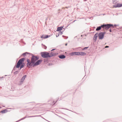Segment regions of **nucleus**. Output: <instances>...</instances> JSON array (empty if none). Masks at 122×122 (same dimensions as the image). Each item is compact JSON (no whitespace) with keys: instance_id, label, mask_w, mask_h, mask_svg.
<instances>
[{"instance_id":"nucleus-1","label":"nucleus","mask_w":122,"mask_h":122,"mask_svg":"<svg viewBox=\"0 0 122 122\" xmlns=\"http://www.w3.org/2000/svg\"><path fill=\"white\" fill-rule=\"evenodd\" d=\"M28 54H30V55L31 56L30 60V59H28L27 60V66L28 68H30L31 67H33L35 66L40 64L42 61V59L38 60L39 57L38 56L34 55L33 54L26 52L22 54V55L25 57V55Z\"/></svg>"},{"instance_id":"nucleus-2","label":"nucleus","mask_w":122,"mask_h":122,"mask_svg":"<svg viewBox=\"0 0 122 122\" xmlns=\"http://www.w3.org/2000/svg\"><path fill=\"white\" fill-rule=\"evenodd\" d=\"M113 25L111 24H103L100 26L97 27L96 30L97 31L100 30L101 28H103V29H105L107 30L110 28L113 27Z\"/></svg>"},{"instance_id":"nucleus-3","label":"nucleus","mask_w":122,"mask_h":122,"mask_svg":"<svg viewBox=\"0 0 122 122\" xmlns=\"http://www.w3.org/2000/svg\"><path fill=\"white\" fill-rule=\"evenodd\" d=\"M41 56L43 58H47L49 57V53L46 52L44 51L41 52Z\"/></svg>"},{"instance_id":"nucleus-4","label":"nucleus","mask_w":122,"mask_h":122,"mask_svg":"<svg viewBox=\"0 0 122 122\" xmlns=\"http://www.w3.org/2000/svg\"><path fill=\"white\" fill-rule=\"evenodd\" d=\"M25 59V58H22L20 59L17 63L16 66V68H19L20 65L22 64L24 62Z\"/></svg>"},{"instance_id":"nucleus-5","label":"nucleus","mask_w":122,"mask_h":122,"mask_svg":"<svg viewBox=\"0 0 122 122\" xmlns=\"http://www.w3.org/2000/svg\"><path fill=\"white\" fill-rule=\"evenodd\" d=\"M105 33V32H101L99 33L98 34L99 39L101 40L102 39L104 38Z\"/></svg>"},{"instance_id":"nucleus-6","label":"nucleus","mask_w":122,"mask_h":122,"mask_svg":"<svg viewBox=\"0 0 122 122\" xmlns=\"http://www.w3.org/2000/svg\"><path fill=\"white\" fill-rule=\"evenodd\" d=\"M26 75H24L20 79V80L18 84L19 85H21L23 83L25 78L26 77Z\"/></svg>"},{"instance_id":"nucleus-7","label":"nucleus","mask_w":122,"mask_h":122,"mask_svg":"<svg viewBox=\"0 0 122 122\" xmlns=\"http://www.w3.org/2000/svg\"><path fill=\"white\" fill-rule=\"evenodd\" d=\"M58 53L57 52H55L53 51L49 53V57L55 56L58 55Z\"/></svg>"},{"instance_id":"nucleus-8","label":"nucleus","mask_w":122,"mask_h":122,"mask_svg":"<svg viewBox=\"0 0 122 122\" xmlns=\"http://www.w3.org/2000/svg\"><path fill=\"white\" fill-rule=\"evenodd\" d=\"M122 6V4L120 3H117L116 5H113L114 8L120 7Z\"/></svg>"},{"instance_id":"nucleus-9","label":"nucleus","mask_w":122,"mask_h":122,"mask_svg":"<svg viewBox=\"0 0 122 122\" xmlns=\"http://www.w3.org/2000/svg\"><path fill=\"white\" fill-rule=\"evenodd\" d=\"M49 37H50V36H49L48 35H42L41 36V38L46 39V38H48Z\"/></svg>"},{"instance_id":"nucleus-10","label":"nucleus","mask_w":122,"mask_h":122,"mask_svg":"<svg viewBox=\"0 0 122 122\" xmlns=\"http://www.w3.org/2000/svg\"><path fill=\"white\" fill-rule=\"evenodd\" d=\"M58 57L60 58L63 59L65 58L66 56L64 55H61L59 56Z\"/></svg>"},{"instance_id":"nucleus-11","label":"nucleus","mask_w":122,"mask_h":122,"mask_svg":"<svg viewBox=\"0 0 122 122\" xmlns=\"http://www.w3.org/2000/svg\"><path fill=\"white\" fill-rule=\"evenodd\" d=\"M63 28V27H58L57 28L56 31H59L62 30Z\"/></svg>"},{"instance_id":"nucleus-12","label":"nucleus","mask_w":122,"mask_h":122,"mask_svg":"<svg viewBox=\"0 0 122 122\" xmlns=\"http://www.w3.org/2000/svg\"><path fill=\"white\" fill-rule=\"evenodd\" d=\"M98 36V34L97 33H96L95 34L94 36V40H96Z\"/></svg>"},{"instance_id":"nucleus-13","label":"nucleus","mask_w":122,"mask_h":122,"mask_svg":"<svg viewBox=\"0 0 122 122\" xmlns=\"http://www.w3.org/2000/svg\"><path fill=\"white\" fill-rule=\"evenodd\" d=\"M117 26V25H113V27H111L110 28H110L109 29V31L110 32H112V29L114 27H116Z\"/></svg>"},{"instance_id":"nucleus-14","label":"nucleus","mask_w":122,"mask_h":122,"mask_svg":"<svg viewBox=\"0 0 122 122\" xmlns=\"http://www.w3.org/2000/svg\"><path fill=\"white\" fill-rule=\"evenodd\" d=\"M80 55L81 56H84L86 54V53L85 52H79Z\"/></svg>"},{"instance_id":"nucleus-15","label":"nucleus","mask_w":122,"mask_h":122,"mask_svg":"<svg viewBox=\"0 0 122 122\" xmlns=\"http://www.w3.org/2000/svg\"><path fill=\"white\" fill-rule=\"evenodd\" d=\"M80 53L79 52H75V55H80Z\"/></svg>"},{"instance_id":"nucleus-16","label":"nucleus","mask_w":122,"mask_h":122,"mask_svg":"<svg viewBox=\"0 0 122 122\" xmlns=\"http://www.w3.org/2000/svg\"><path fill=\"white\" fill-rule=\"evenodd\" d=\"M7 111L6 110H3L1 111L2 113H5Z\"/></svg>"},{"instance_id":"nucleus-17","label":"nucleus","mask_w":122,"mask_h":122,"mask_svg":"<svg viewBox=\"0 0 122 122\" xmlns=\"http://www.w3.org/2000/svg\"><path fill=\"white\" fill-rule=\"evenodd\" d=\"M70 55L71 56H73L75 55V52H73L70 53Z\"/></svg>"},{"instance_id":"nucleus-18","label":"nucleus","mask_w":122,"mask_h":122,"mask_svg":"<svg viewBox=\"0 0 122 122\" xmlns=\"http://www.w3.org/2000/svg\"><path fill=\"white\" fill-rule=\"evenodd\" d=\"M24 64L23 63V64H22L20 66L21 67V68H23L24 67Z\"/></svg>"},{"instance_id":"nucleus-19","label":"nucleus","mask_w":122,"mask_h":122,"mask_svg":"<svg viewBox=\"0 0 122 122\" xmlns=\"http://www.w3.org/2000/svg\"><path fill=\"white\" fill-rule=\"evenodd\" d=\"M26 117H24L21 118V119L20 120H19L18 121H17V122H19V121H20L21 120H23V119H25V118H26Z\"/></svg>"},{"instance_id":"nucleus-20","label":"nucleus","mask_w":122,"mask_h":122,"mask_svg":"<svg viewBox=\"0 0 122 122\" xmlns=\"http://www.w3.org/2000/svg\"><path fill=\"white\" fill-rule=\"evenodd\" d=\"M88 48V47H86L84 48L83 49H82V50H85L86 49H87V48Z\"/></svg>"},{"instance_id":"nucleus-21","label":"nucleus","mask_w":122,"mask_h":122,"mask_svg":"<svg viewBox=\"0 0 122 122\" xmlns=\"http://www.w3.org/2000/svg\"><path fill=\"white\" fill-rule=\"evenodd\" d=\"M40 116H40H32L29 117H35L39 116Z\"/></svg>"},{"instance_id":"nucleus-22","label":"nucleus","mask_w":122,"mask_h":122,"mask_svg":"<svg viewBox=\"0 0 122 122\" xmlns=\"http://www.w3.org/2000/svg\"><path fill=\"white\" fill-rule=\"evenodd\" d=\"M18 73V71H16L14 72V74H17Z\"/></svg>"},{"instance_id":"nucleus-23","label":"nucleus","mask_w":122,"mask_h":122,"mask_svg":"<svg viewBox=\"0 0 122 122\" xmlns=\"http://www.w3.org/2000/svg\"><path fill=\"white\" fill-rule=\"evenodd\" d=\"M44 49H46L47 48V47L45 46H44Z\"/></svg>"},{"instance_id":"nucleus-24","label":"nucleus","mask_w":122,"mask_h":122,"mask_svg":"<svg viewBox=\"0 0 122 122\" xmlns=\"http://www.w3.org/2000/svg\"><path fill=\"white\" fill-rule=\"evenodd\" d=\"M109 47V46H105V48H107Z\"/></svg>"},{"instance_id":"nucleus-25","label":"nucleus","mask_w":122,"mask_h":122,"mask_svg":"<svg viewBox=\"0 0 122 122\" xmlns=\"http://www.w3.org/2000/svg\"><path fill=\"white\" fill-rule=\"evenodd\" d=\"M55 50V49H53L51 50V51H53L54 50Z\"/></svg>"},{"instance_id":"nucleus-26","label":"nucleus","mask_w":122,"mask_h":122,"mask_svg":"<svg viewBox=\"0 0 122 122\" xmlns=\"http://www.w3.org/2000/svg\"><path fill=\"white\" fill-rule=\"evenodd\" d=\"M113 2H115V1H116L117 0H112Z\"/></svg>"},{"instance_id":"nucleus-27","label":"nucleus","mask_w":122,"mask_h":122,"mask_svg":"<svg viewBox=\"0 0 122 122\" xmlns=\"http://www.w3.org/2000/svg\"><path fill=\"white\" fill-rule=\"evenodd\" d=\"M70 7L69 6V7H65V8H66L67 9H68V8H69Z\"/></svg>"},{"instance_id":"nucleus-28","label":"nucleus","mask_w":122,"mask_h":122,"mask_svg":"<svg viewBox=\"0 0 122 122\" xmlns=\"http://www.w3.org/2000/svg\"><path fill=\"white\" fill-rule=\"evenodd\" d=\"M15 67H14V68L13 69V70H15Z\"/></svg>"},{"instance_id":"nucleus-29","label":"nucleus","mask_w":122,"mask_h":122,"mask_svg":"<svg viewBox=\"0 0 122 122\" xmlns=\"http://www.w3.org/2000/svg\"><path fill=\"white\" fill-rule=\"evenodd\" d=\"M60 33H61V34H63V32H61Z\"/></svg>"},{"instance_id":"nucleus-30","label":"nucleus","mask_w":122,"mask_h":122,"mask_svg":"<svg viewBox=\"0 0 122 122\" xmlns=\"http://www.w3.org/2000/svg\"><path fill=\"white\" fill-rule=\"evenodd\" d=\"M20 70L22 68H21V67H20Z\"/></svg>"},{"instance_id":"nucleus-31","label":"nucleus","mask_w":122,"mask_h":122,"mask_svg":"<svg viewBox=\"0 0 122 122\" xmlns=\"http://www.w3.org/2000/svg\"><path fill=\"white\" fill-rule=\"evenodd\" d=\"M87 0H84L83 1H86Z\"/></svg>"},{"instance_id":"nucleus-32","label":"nucleus","mask_w":122,"mask_h":122,"mask_svg":"<svg viewBox=\"0 0 122 122\" xmlns=\"http://www.w3.org/2000/svg\"><path fill=\"white\" fill-rule=\"evenodd\" d=\"M65 45L66 46L67 45V43H66L65 44Z\"/></svg>"},{"instance_id":"nucleus-33","label":"nucleus","mask_w":122,"mask_h":122,"mask_svg":"<svg viewBox=\"0 0 122 122\" xmlns=\"http://www.w3.org/2000/svg\"><path fill=\"white\" fill-rule=\"evenodd\" d=\"M76 20H74L73 22H74L75 21H76Z\"/></svg>"},{"instance_id":"nucleus-34","label":"nucleus","mask_w":122,"mask_h":122,"mask_svg":"<svg viewBox=\"0 0 122 122\" xmlns=\"http://www.w3.org/2000/svg\"><path fill=\"white\" fill-rule=\"evenodd\" d=\"M67 38H68V37H66V38H64V39H67Z\"/></svg>"},{"instance_id":"nucleus-35","label":"nucleus","mask_w":122,"mask_h":122,"mask_svg":"<svg viewBox=\"0 0 122 122\" xmlns=\"http://www.w3.org/2000/svg\"><path fill=\"white\" fill-rule=\"evenodd\" d=\"M55 103H54V104Z\"/></svg>"},{"instance_id":"nucleus-36","label":"nucleus","mask_w":122,"mask_h":122,"mask_svg":"<svg viewBox=\"0 0 122 122\" xmlns=\"http://www.w3.org/2000/svg\"><path fill=\"white\" fill-rule=\"evenodd\" d=\"M58 10V11H60V9H59Z\"/></svg>"},{"instance_id":"nucleus-37","label":"nucleus","mask_w":122,"mask_h":122,"mask_svg":"<svg viewBox=\"0 0 122 122\" xmlns=\"http://www.w3.org/2000/svg\"><path fill=\"white\" fill-rule=\"evenodd\" d=\"M63 36V37H65V36Z\"/></svg>"},{"instance_id":"nucleus-38","label":"nucleus","mask_w":122,"mask_h":122,"mask_svg":"<svg viewBox=\"0 0 122 122\" xmlns=\"http://www.w3.org/2000/svg\"><path fill=\"white\" fill-rule=\"evenodd\" d=\"M23 41V40H22H22H21V41Z\"/></svg>"},{"instance_id":"nucleus-39","label":"nucleus","mask_w":122,"mask_h":122,"mask_svg":"<svg viewBox=\"0 0 122 122\" xmlns=\"http://www.w3.org/2000/svg\"><path fill=\"white\" fill-rule=\"evenodd\" d=\"M57 36H57V35H56V37H57Z\"/></svg>"},{"instance_id":"nucleus-40","label":"nucleus","mask_w":122,"mask_h":122,"mask_svg":"<svg viewBox=\"0 0 122 122\" xmlns=\"http://www.w3.org/2000/svg\"><path fill=\"white\" fill-rule=\"evenodd\" d=\"M24 43L25 44V43H24Z\"/></svg>"},{"instance_id":"nucleus-41","label":"nucleus","mask_w":122,"mask_h":122,"mask_svg":"<svg viewBox=\"0 0 122 122\" xmlns=\"http://www.w3.org/2000/svg\"><path fill=\"white\" fill-rule=\"evenodd\" d=\"M64 8V7H63V8H62V9H63V8Z\"/></svg>"},{"instance_id":"nucleus-42","label":"nucleus","mask_w":122,"mask_h":122,"mask_svg":"<svg viewBox=\"0 0 122 122\" xmlns=\"http://www.w3.org/2000/svg\"><path fill=\"white\" fill-rule=\"evenodd\" d=\"M105 15L104 14H103V15Z\"/></svg>"},{"instance_id":"nucleus-43","label":"nucleus","mask_w":122,"mask_h":122,"mask_svg":"<svg viewBox=\"0 0 122 122\" xmlns=\"http://www.w3.org/2000/svg\"><path fill=\"white\" fill-rule=\"evenodd\" d=\"M1 108V107H0V108Z\"/></svg>"}]
</instances>
